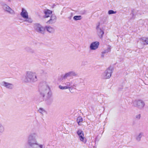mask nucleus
I'll list each match as a JSON object with an SVG mask.
<instances>
[{
	"mask_svg": "<svg viewBox=\"0 0 148 148\" xmlns=\"http://www.w3.org/2000/svg\"><path fill=\"white\" fill-rule=\"evenodd\" d=\"M39 91L40 96L45 101H48L52 97V92L45 82H44L40 84Z\"/></svg>",
	"mask_w": 148,
	"mask_h": 148,
	"instance_id": "nucleus-1",
	"label": "nucleus"
},
{
	"mask_svg": "<svg viewBox=\"0 0 148 148\" xmlns=\"http://www.w3.org/2000/svg\"><path fill=\"white\" fill-rule=\"evenodd\" d=\"M38 135L36 132L31 133L28 136L27 144L31 148H45L44 145L39 144L37 141Z\"/></svg>",
	"mask_w": 148,
	"mask_h": 148,
	"instance_id": "nucleus-2",
	"label": "nucleus"
},
{
	"mask_svg": "<svg viewBox=\"0 0 148 148\" xmlns=\"http://www.w3.org/2000/svg\"><path fill=\"white\" fill-rule=\"evenodd\" d=\"M23 82L26 83L34 82L37 80L36 74L35 72L27 71L25 76L23 79Z\"/></svg>",
	"mask_w": 148,
	"mask_h": 148,
	"instance_id": "nucleus-3",
	"label": "nucleus"
},
{
	"mask_svg": "<svg viewBox=\"0 0 148 148\" xmlns=\"http://www.w3.org/2000/svg\"><path fill=\"white\" fill-rule=\"evenodd\" d=\"M21 15L23 18L24 21L30 23L32 22V19L28 16V13L27 10L24 8L22 9Z\"/></svg>",
	"mask_w": 148,
	"mask_h": 148,
	"instance_id": "nucleus-4",
	"label": "nucleus"
},
{
	"mask_svg": "<svg viewBox=\"0 0 148 148\" xmlns=\"http://www.w3.org/2000/svg\"><path fill=\"white\" fill-rule=\"evenodd\" d=\"M113 71V68L110 66L102 74L101 77L103 79H109L111 76Z\"/></svg>",
	"mask_w": 148,
	"mask_h": 148,
	"instance_id": "nucleus-5",
	"label": "nucleus"
},
{
	"mask_svg": "<svg viewBox=\"0 0 148 148\" xmlns=\"http://www.w3.org/2000/svg\"><path fill=\"white\" fill-rule=\"evenodd\" d=\"M133 103L134 106L139 110L143 109L145 105L144 101L140 99H137L134 100Z\"/></svg>",
	"mask_w": 148,
	"mask_h": 148,
	"instance_id": "nucleus-6",
	"label": "nucleus"
},
{
	"mask_svg": "<svg viewBox=\"0 0 148 148\" xmlns=\"http://www.w3.org/2000/svg\"><path fill=\"white\" fill-rule=\"evenodd\" d=\"M34 28L35 30L39 33L44 34L45 33V27L39 24H35Z\"/></svg>",
	"mask_w": 148,
	"mask_h": 148,
	"instance_id": "nucleus-7",
	"label": "nucleus"
},
{
	"mask_svg": "<svg viewBox=\"0 0 148 148\" xmlns=\"http://www.w3.org/2000/svg\"><path fill=\"white\" fill-rule=\"evenodd\" d=\"M77 133L78 135L79 140L84 143H86V139L84 137V132L81 130H79L77 131Z\"/></svg>",
	"mask_w": 148,
	"mask_h": 148,
	"instance_id": "nucleus-8",
	"label": "nucleus"
},
{
	"mask_svg": "<svg viewBox=\"0 0 148 148\" xmlns=\"http://www.w3.org/2000/svg\"><path fill=\"white\" fill-rule=\"evenodd\" d=\"M1 85L8 89L12 90L14 88V85L13 84L5 81H2L1 83Z\"/></svg>",
	"mask_w": 148,
	"mask_h": 148,
	"instance_id": "nucleus-9",
	"label": "nucleus"
},
{
	"mask_svg": "<svg viewBox=\"0 0 148 148\" xmlns=\"http://www.w3.org/2000/svg\"><path fill=\"white\" fill-rule=\"evenodd\" d=\"M3 8L4 10L11 14H14L15 13L14 11L12 10L9 6L6 4L3 5Z\"/></svg>",
	"mask_w": 148,
	"mask_h": 148,
	"instance_id": "nucleus-10",
	"label": "nucleus"
},
{
	"mask_svg": "<svg viewBox=\"0 0 148 148\" xmlns=\"http://www.w3.org/2000/svg\"><path fill=\"white\" fill-rule=\"evenodd\" d=\"M99 43L98 42L95 41L91 43L90 45V49L92 50H95L97 49L99 45Z\"/></svg>",
	"mask_w": 148,
	"mask_h": 148,
	"instance_id": "nucleus-11",
	"label": "nucleus"
},
{
	"mask_svg": "<svg viewBox=\"0 0 148 148\" xmlns=\"http://www.w3.org/2000/svg\"><path fill=\"white\" fill-rule=\"evenodd\" d=\"M77 73L74 71H70L66 73L63 76L64 79L66 78L67 77L77 75Z\"/></svg>",
	"mask_w": 148,
	"mask_h": 148,
	"instance_id": "nucleus-12",
	"label": "nucleus"
},
{
	"mask_svg": "<svg viewBox=\"0 0 148 148\" xmlns=\"http://www.w3.org/2000/svg\"><path fill=\"white\" fill-rule=\"evenodd\" d=\"M96 29L97 30V33L100 38H102L104 34V32L99 27V24L96 27Z\"/></svg>",
	"mask_w": 148,
	"mask_h": 148,
	"instance_id": "nucleus-13",
	"label": "nucleus"
},
{
	"mask_svg": "<svg viewBox=\"0 0 148 148\" xmlns=\"http://www.w3.org/2000/svg\"><path fill=\"white\" fill-rule=\"evenodd\" d=\"M56 17L55 15H52L50 16V19L48 21L47 23L52 24L54 23L56 21Z\"/></svg>",
	"mask_w": 148,
	"mask_h": 148,
	"instance_id": "nucleus-14",
	"label": "nucleus"
},
{
	"mask_svg": "<svg viewBox=\"0 0 148 148\" xmlns=\"http://www.w3.org/2000/svg\"><path fill=\"white\" fill-rule=\"evenodd\" d=\"M44 13L45 15L44 16V17L45 18H48L49 17L51 16H52L51 15L52 12L49 10H45V11Z\"/></svg>",
	"mask_w": 148,
	"mask_h": 148,
	"instance_id": "nucleus-15",
	"label": "nucleus"
},
{
	"mask_svg": "<svg viewBox=\"0 0 148 148\" xmlns=\"http://www.w3.org/2000/svg\"><path fill=\"white\" fill-rule=\"evenodd\" d=\"M45 28L49 33H53L54 32L55 29L54 28L51 26H46Z\"/></svg>",
	"mask_w": 148,
	"mask_h": 148,
	"instance_id": "nucleus-16",
	"label": "nucleus"
},
{
	"mask_svg": "<svg viewBox=\"0 0 148 148\" xmlns=\"http://www.w3.org/2000/svg\"><path fill=\"white\" fill-rule=\"evenodd\" d=\"M143 133L140 132L138 135H137L136 137V140L138 141H140L141 138L143 136Z\"/></svg>",
	"mask_w": 148,
	"mask_h": 148,
	"instance_id": "nucleus-17",
	"label": "nucleus"
},
{
	"mask_svg": "<svg viewBox=\"0 0 148 148\" xmlns=\"http://www.w3.org/2000/svg\"><path fill=\"white\" fill-rule=\"evenodd\" d=\"M38 111L42 115H43L47 113V111L45 109L42 108H40Z\"/></svg>",
	"mask_w": 148,
	"mask_h": 148,
	"instance_id": "nucleus-18",
	"label": "nucleus"
},
{
	"mask_svg": "<svg viewBox=\"0 0 148 148\" xmlns=\"http://www.w3.org/2000/svg\"><path fill=\"white\" fill-rule=\"evenodd\" d=\"M25 49L26 51L30 53H35L34 50L29 47H26Z\"/></svg>",
	"mask_w": 148,
	"mask_h": 148,
	"instance_id": "nucleus-19",
	"label": "nucleus"
},
{
	"mask_svg": "<svg viewBox=\"0 0 148 148\" xmlns=\"http://www.w3.org/2000/svg\"><path fill=\"white\" fill-rule=\"evenodd\" d=\"M144 45L148 44V38H143L140 39Z\"/></svg>",
	"mask_w": 148,
	"mask_h": 148,
	"instance_id": "nucleus-20",
	"label": "nucleus"
},
{
	"mask_svg": "<svg viewBox=\"0 0 148 148\" xmlns=\"http://www.w3.org/2000/svg\"><path fill=\"white\" fill-rule=\"evenodd\" d=\"M5 130L4 127L0 122V134L3 133Z\"/></svg>",
	"mask_w": 148,
	"mask_h": 148,
	"instance_id": "nucleus-21",
	"label": "nucleus"
},
{
	"mask_svg": "<svg viewBox=\"0 0 148 148\" xmlns=\"http://www.w3.org/2000/svg\"><path fill=\"white\" fill-rule=\"evenodd\" d=\"M82 17L81 16H74L73 18L75 21L80 20L82 19Z\"/></svg>",
	"mask_w": 148,
	"mask_h": 148,
	"instance_id": "nucleus-22",
	"label": "nucleus"
},
{
	"mask_svg": "<svg viewBox=\"0 0 148 148\" xmlns=\"http://www.w3.org/2000/svg\"><path fill=\"white\" fill-rule=\"evenodd\" d=\"M71 84V82H66V83L65 85V86L68 88V89H69L70 90L71 88L70 87V86Z\"/></svg>",
	"mask_w": 148,
	"mask_h": 148,
	"instance_id": "nucleus-23",
	"label": "nucleus"
},
{
	"mask_svg": "<svg viewBox=\"0 0 148 148\" xmlns=\"http://www.w3.org/2000/svg\"><path fill=\"white\" fill-rule=\"evenodd\" d=\"M83 121V119L81 116H79L77 118V121L79 125H80V123L82 122Z\"/></svg>",
	"mask_w": 148,
	"mask_h": 148,
	"instance_id": "nucleus-24",
	"label": "nucleus"
},
{
	"mask_svg": "<svg viewBox=\"0 0 148 148\" xmlns=\"http://www.w3.org/2000/svg\"><path fill=\"white\" fill-rule=\"evenodd\" d=\"M116 11H114L113 10H110L108 11V13L109 14H116Z\"/></svg>",
	"mask_w": 148,
	"mask_h": 148,
	"instance_id": "nucleus-25",
	"label": "nucleus"
},
{
	"mask_svg": "<svg viewBox=\"0 0 148 148\" xmlns=\"http://www.w3.org/2000/svg\"><path fill=\"white\" fill-rule=\"evenodd\" d=\"M59 88L61 90H65L68 89V88L66 87L65 86H63L61 85H59Z\"/></svg>",
	"mask_w": 148,
	"mask_h": 148,
	"instance_id": "nucleus-26",
	"label": "nucleus"
},
{
	"mask_svg": "<svg viewBox=\"0 0 148 148\" xmlns=\"http://www.w3.org/2000/svg\"><path fill=\"white\" fill-rule=\"evenodd\" d=\"M105 50L108 53L110 52L111 51V47L110 46H108V47L107 48L106 50Z\"/></svg>",
	"mask_w": 148,
	"mask_h": 148,
	"instance_id": "nucleus-27",
	"label": "nucleus"
},
{
	"mask_svg": "<svg viewBox=\"0 0 148 148\" xmlns=\"http://www.w3.org/2000/svg\"><path fill=\"white\" fill-rule=\"evenodd\" d=\"M136 118L137 119H139L141 117L140 114H138L136 116Z\"/></svg>",
	"mask_w": 148,
	"mask_h": 148,
	"instance_id": "nucleus-28",
	"label": "nucleus"
},
{
	"mask_svg": "<svg viewBox=\"0 0 148 148\" xmlns=\"http://www.w3.org/2000/svg\"><path fill=\"white\" fill-rule=\"evenodd\" d=\"M69 14L70 16L68 17V18L69 19H71L73 15V13L72 12H71L69 13Z\"/></svg>",
	"mask_w": 148,
	"mask_h": 148,
	"instance_id": "nucleus-29",
	"label": "nucleus"
},
{
	"mask_svg": "<svg viewBox=\"0 0 148 148\" xmlns=\"http://www.w3.org/2000/svg\"><path fill=\"white\" fill-rule=\"evenodd\" d=\"M101 56L102 58H103L104 56V54L102 52H101Z\"/></svg>",
	"mask_w": 148,
	"mask_h": 148,
	"instance_id": "nucleus-30",
	"label": "nucleus"
},
{
	"mask_svg": "<svg viewBox=\"0 0 148 148\" xmlns=\"http://www.w3.org/2000/svg\"><path fill=\"white\" fill-rule=\"evenodd\" d=\"M102 52H103V53H104V54L106 53H108V52L105 50L104 51H102Z\"/></svg>",
	"mask_w": 148,
	"mask_h": 148,
	"instance_id": "nucleus-31",
	"label": "nucleus"
}]
</instances>
